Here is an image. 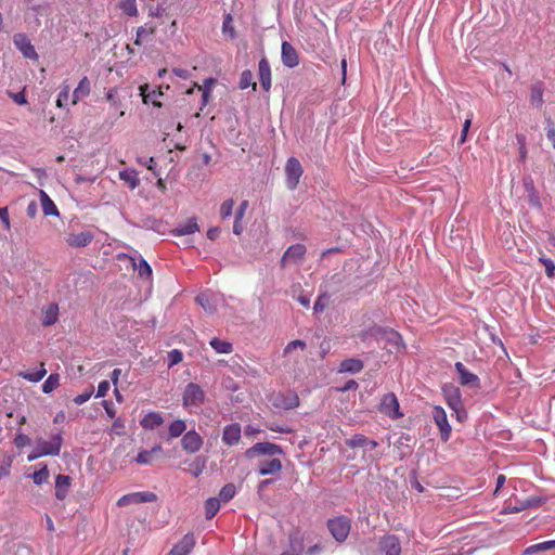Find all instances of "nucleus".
I'll return each mask as SVG.
<instances>
[{
	"label": "nucleus",
	"mask_w": 555,
	"mask_h": 555,
	"mask_svg": "<svg viewBox=\"0 0 555 555\" xmlns=\"http://www.w3.org/2000/svg\"><path fill=\"white\" fill-rule=\"evenodd\" d=\"M63 444V437L60 433L51 435L47 440L38 437L34 446L41 452L43 456H59Z\"/></svg>",
	"instance_id": "obj_1"
},
{
	"label": "nucleus",
	"mask_w": 555,
	"mask_h": 555,
	"mask_svg": "<svg viewBox=\"0 0 555 555\" xmlns=\"http://www.w3.org/2000/svg\"><path fill=\"white\" fill-rule=\"evenodd\" d=\"M304 168L296 157H289L285 164V183L288 190L297 189Z\"/></svg>",
	"instance_id": "obj_2"
},
{
	"label": "nucleus",
	"mask_w": 555,
	"mask_h": 555,
	"mask_svg": "<svg viewBox=\"0 0 555 555\" xmlns=\"http://www.w3.org/2000/svg\"><path fill=\"white\" fill-rule=\"evenodd\" d=\"M283 454L280 446L272 442H257L245 451V456L253 460L258 456H275Z\"/></svg>",
	"instance_id": "obj_3"
},
{
	"label": "nucleus",
	"mask_w": 555,
	"mask_h": 555,
	"mask_svg": "<svg viewBox=\"0 0 555 555\" xmlns=\"http://www.w3.org/2000/svg\"><path fill=\"white\" fill-rule=\"evenodd\" d=\"M196 302L209 314L218 311L224 302L223 296L212 291H205L197 295Z\"/></svg>",
	"instance_id": "obj_4"
},
{
	"label": "nucleus",
	"mask_w": 555,
	"mask_h": 555,
	"mask_svg": "<svg viewBox=\"0 0 555 555\" xmlns=\"http://www.w3.org/2000/svg\"><path fill=\"white\" fill-rule=\"evenodd\" d=\"M204 399L205 392L201 386L194 383L186 385L182 397L184 408L189 411H192L194 408H199Z\"/></svg>",
	"instance_id": "obj_5"
},
{
	"label": "nucleus",
	"mask_w": 555,
	"mask_h": 555,
	"mask_svg": "<svg viewBox=\"0 0 555 555\" xmlns=\"http://www.w3.org/2000/svg\"><path fill=\"white\" fill-rule=\"evenodd\" d=\"M327 527L337 542H344L348 538L351 528L350 520L345 516L330 519Z\"/></svg>",
	"instance_id": "obj_6"
},
{
	"label": "nucleus",
	"mask_w": 555,
	"mask_h": 555,
	"mask_svg": "<svg viewBox=\"0 0 555 555\" xmlns=\"http://www.w3.org/2000/svg\"><path fill=\"white\" fill-rule=\"evenodd\" d=\"M157 500V495L151 491L132 492L122 495L117 501V506L122 507L131 504H142L147 502H154Z\"/></svg>",
	"instance_id": "obj_7"
},
{
	"label": "nucleus",
	"mask_w": 555,
	"mask_h": 555,
	"mask_svg": "<svg viewBox=\"0 0 555 555\" xmlns=\"http://www.w3.org/2000/svg\"><path fill=\"white\" fill-rule=\"evenodd\" d=\"M13 42L24 57L33 61L39 60V55L36 52L35 47L31 44L29 38L25 34H15L13 37Z\"/></svg>",
	"instance_id": "obj_8"
},
{
	"label": "nucleus",
	"mask_w": 555,
	"mask_h": 555,
	"mask_svg": "<svg viewBox=\"0 0 555 555\" xmlns=\"http://www.w3.org/2000/svg\"><path fill=\"white\" fill-rule=\"evenodd\" d=\"M433 418L439 428L441 439L448 441L451 435V426L448 422L447 413L443 408L435 405L431 412Z\"/></svg>",
	"instance_id": "obj_9"
},
{
	"label": "nucleus",
	"mask_w": 555,
	"mask_h": 555,
	"mask_svg": "<svg viewBox=\"0 0 555 555\" xmlns=\"http://www.w3.org/2000/svg\"><path fill=\"white\" fill-rule=\"evenodd\" d=\"M299 404V398L296 392L287 391L280 392L273 396L272 405L281 410H292Z\"/></svg>",
	"instance_id": "obj_10"
},
{
	"label": "nucleus",
	"mask_w": 555,
	"mask_h": 555,
	"mask_svg": "<svg viewBox=\"0 0 555 555\" xmlns=\"http://www.w3.org/2000/svg\"><path fill=\"white\" fill-rule=\"evenodd\" d=\"M380 411L393 420L402 416L398 399L392 392L386 393L382 398Z\"/></svg>",
	"instance_id": "obj_11"
},
{
	"label": "nucleus",
	"mask_w": 555,
	"mask_h": 555,
	"mask_svg": "<svg viewBox=\"0 0 555 555\" xmlns=\"http://www.w3.org/2000/svg\"><path fill=\"white\" fill-rule=\"evenodd\" d=\"M442 392L448 406L455 413H459V410L462 409V398L460 389L452 384H446L442 387Z\"/></svg>",
	"instance_id": "obj_12"
},
{
	"label": "nucleus",
	"mask_w": 555,
	"mask_h": 555,
	"mask_svg": "<svg viewBox=\"0 0 555 555\" xmlns=\"http://www.w3.org/2000/svg\"><path fill=\"white\" fill-rule=\"evenodd\" d=\"M375 332L377 334H380L379 343H385V347H387V345L390 346V352H392V350H398L400 348L402 339L398 332L386 327H382V330H375Z\"/></svg>",
	"instance_id": "obj_13"
},
{
	"label": "nucleus",
	"mask_w": 555,
	"mask_h": 555,
	"mask_svg": "<svg viewBox=\"0 0 555 555\" xmlns=\"http://www.w3.org/2000/svg\"><path fill=\"white\" fill-rule=\"evenodd\" d=\"M181 444L184 451L195 453L202 448L203 438L195 430H189L183 435Z\"/></svg>",
	"instance_id": "obj_14"
},
{
	"label": "nucleus",
	"mask_w": 555,
	"mask_h": 555,
	"mask_svg": "<svg viewBox=\"0 0 555 555\" xmlns=\"http://www.w3.org/2000/svg\"><path fill=\"white\" fill-rule=\"evenodd\" d=\"M454 366L459 374V380L463 386H468L472 388H477L479 386L478 376L467 371L462 362H456Z\"/></svg>",
	"instance_id": "obj_15"
},
{
	"label": "nucleus",
	"mask_w": 555,
	"mask_h": 555,
	"mask_svg": "<svg viewBox=\"0 0 555 555\" xmlns=\"http://www.w3.org/2000/svg\"><path fill=\"white\" fill-rule=\"evenodd\" d=\"M242 429L240 424L232 423L227 425L222 431V441L227 446H235L240 442Z\"/></svg>",
	"instance_id": "obj_16"
},
{
	"label": "nucleus",
	"mask_w": 555,
	"mask_h": 555,
	"mask_svg": "<svg viewBox=\"0 0 555 555\" xmlns=\"http://www.w3.org/2000/svg\"><path fill=\"white\" fill-rule=\"evenodd\" d=\"M282 469L280 459L272 456L270 460H261L258 463V473L261 476L275 475Z\"/></svg>",
	"instance_id": "obj_17"
},
{
	"label": "nucleus",
	"mask_w": 555,
	"mask_h": 555,
	"mask_svg": "<svg viewBox=\"0 0 555 555\" xmlns=\"http://www.w3.org/2000/svg\"><path fill=\"white\" fill-rule=\"evenodd\" d=\"M282 62L289 68L296 67L299 64L296 49L287 41L282 43Z\"/></svg>",
	"instance_id": "obj_18"
},
{
	"label": "nucleus",
	"mask_w": 555,
	"mask_h": 555,
	"mask_svg": "<svg viewBox=\"0 0 555 555\" xmlns=\"http://www.w3.org/2000/svg\"><path fill=\"white\" fill-rule=\"evenodd\" d=\"M125 259L132 266L133 270L138 272L142 279H149L152 275V268L141 256L139 257H125Z\"/></svg>",
	"instance_id": "obj_19"
},
{
	"label": "nucleus",
	"mask_w": 555,
	"mask_h": 555,
	"mask_svg": "<svg viewBox=\"0 0 555 555\" xmlns=\"http://www.w3.org/2000/svg\"><path fill=\"white\" fill-rule=\"evenodd\" d=\"M306 253V245H289L282 258V264L296 263Z\"/></svg>",
	"instance_id": "obj_20"
},
{
	"label": "nucleus",
	"mask_w": 555,
	"mask_h": 555,
	"mask_svg": "<svg viewBox=\"0 0 555 555\" xmlns=\"http://www.w3.org/2000/svg\"><path fill=\"white\" fill-rule=\"evenodd\" d=\"M259 82L264 91L271 88V67L267 59H261L258 65Z\"/></svg>",
	"instance_id": "obj_21"
},
{
	"label": "nucleus",
	"mask_w": 555,
	"mask_h": 555,
	"mask_svg": "<svg viewBox=\"0 0 555 555\" xmlns=\"http://www.w3.org/2000/svg\"><path fill=\"white\" fill-rule=\"evenodd\" d=\"M140 95L142 96V100L145 104H153L156 107H160L162 103L157 100L160 95H163V92L160 89H153L150 90L149 85H142L140 86Z\"/></svg>",
	"instance_id": "obj_22"
},
{
	"label": "nucleus",
	"mask_w": 555,
	"mask_h": 555,
	"mask_svg": "<svg viewBox=\"0 0 555 555\" xmlns=\"http://www.w3.org/2000/svg\"><path fill=\"white\" fill-rule=\"evenodd\" d=\"M42 319L41 324L43 326H51L59 320V306L55 302H51L44 306L41 310Z\"/></svg>",
	"instance_id": "obj_23"
},
{
	"label": "nucleus",
	"mask_w": 555,
	"mask_h": 555,
	"mask_svg": "<svg viewBox=\"0 0 555 555\" xmlns=\"http://www.w3.org/2000/svg\"><path fill=\"white\" fill-rule=\"evenodd\" d=\"M91 91V83L88 77H83L80 79L78 86L75 88L72 95V104L76 105L78 101L89 96Z\"/></svg>",
	"instance_id": "obj_24"
},
{
	"label": "nucleus",
	"mask_w": 555,
	"mask_h": 555,
	"mask_svg": "<svg viewBox=\"0 0 555 555\" xmlns=\"http://www.w3.org/2000/svg\"><path fill=\"white\" fill-rule=\"evenodd\" d=\"M380 546L386 555H400L401 553L400 541L395 535L384 537Z\"/></svg>",
	"instance_id": "obj_25"
},
{
	"label": "nucleus",
	"mask_w": 555,
	"mask_h": 555,
	"mask_svg": "<svg viewBox=\"0 0 555 555\" xmlns=\"http://www.w3.org/2000/svg\"><path fill=\"white\" fill-rule=\"evenodd\" d=\"M199 231V227L197 224L196 218L192 217L185 221L183 224H179L175 229L171 230V233L175 236H182L188 234H193Z\"/></svg>",
	"instance_id": "obj_26"
},
{
	"label": "nucleus",
	"mask_w": 555,
	"mask_h": 555,
	"mask_svg": "<svg viewBox=\"0 0 555 555\" xmlns=\"http://www.w3.org/2000/svg\"><path fill=\"white\" fill-rule=\"evenodd\" d=\"M70 487V477L67 475H57L55 479V496L57 500H64Z\"/></svg>",
	"instance_id": "obj_27"
},
{
	"label": "nucleus",
	"mask_w": 555,
	"mask_h": 555,
	"mask_svg": "<svg viewBox=\"0 0 555 555\" xmlns=\"http://www.w3.org/2000/svg\"><path fill=\"white\" fill-rule=\"evenodd\" d=\"M195 545V539L193 534H185L183 539L173 546L171 550L176 555L189 554Z\"/></svg>",
	"instance_id": "obj_28"
},
{
	"label": "nucleus",
	"mask_w": 555,
	"mask_h": 555,
	"mask_svg": "<svg viewBox=\"0 0 555 555\" xmlns=\"http://www.w3.org/2000/svg\"><path fill=\"white\" fill-rule=\"evenodd\" d=\"M544 85L541 81L534 82L530 88V103L535 107H542L544 100Z\"/></svg>",
	"instance_id": "obj_29"
},
{
	"label": "nucleus",
	"mask_w": 555,
	"mask_h": 555,
	"mask_svg": "<svg viewBox=\"0 0 555 555\" xmlns=\"http://www.w3.org/2000/svg\"><path fill=\"white\" fill-rule=\"evenodd\" d=\"M42 211L46 216H59V209L50 196L42 190L39 192Z\"/></svg>",
	"instance_id": "obj_30"
},
{
	"label": "nucleus",
	"mask_w": 555,
	"mask_h": 555,
	"mask_svg": "<svg viewBox=\"0 0 555 555\" xmlns=\"http://www.w3.org/2000/svg\"><path fill=\"white\" fill-rule=\"evenodd\" d=\"M363 369V362L359 359H346L339 365L340 373H359Z\"/></svg>",
	"instance_id": "obj_31"
},
{
	"label": "nucleus",
	"mask_w": 555,
	"mask_h": 555,
	"mask_svg": "<svg viewBox=\"0 0 555 555\" xmlns=\"http://www.w3.org/2000/svg\"><path fill=\"white\" fill-rule=\"evenodd\" d=\"M163 424V417L159 413L150 412L141 420V425L145 429H154Z\"/></svg>",
	"instance_id": "obj_32"
},
{
	"label": "nucleus",
	"mask_w": 555,
	"mask_h": 555,
	"mask_svg": "<svg viewBox=\"0 0 555 555\" xmlns=\"http://www.w3.org/2000/svg\"><path fill=\"white\" fill-rule=\"evenodd\" d=\"M207 464V457L204 455L196 456L190 464H189V472L192 476L198 477L203 474V472L206 468Z\"/></svg>",
	"instance_id": "obj_33"
},
{
	"label": "nucleus",
	"mask_w": 555,
	"mask_h": 555,
	"mask_svg": "<svg viewBox=\"0 0 555 555\" xmlns=\"http://www.w3.org/2000/svg\"><path fill=\"white\" fill-rule=\"evenodd\" d=\"M248 208V202L243 201L235 211V220L233 224V232L240 235L243 232L242 219Z\"/></svg>",
	"instance_id": "obj_34"
},
{
	"label": "nucleus",
	"mask_w": 555,
	"mask_h": 555,
	"mask_svg": "<svg viewBox=\"0 0 555 555\" xmlns=\"http://www.w3.org/2000/svg\"><path fill=\"white\" fill-rule=\"evenodd\" d=\"M209 345L220 354H229L233 351V345L230 341L221 340L217 337L211 338Z\"/></svg>",
	"instance_id": "obj_35"
},
{
	"label": "nucleus",
	"mask_w": 555,
	"mask_h": 555,
	"mask_svg": "<svg viewBox=\"0 0 555 555\" xmlns=\"http://www.w3.org/2000/svg\"><path fill=\"white\" fill-rule=\"evenodd\" d=\"M47 374V370L44 367V364L41 363L40 366L34 371V372H20L18 376L30 382V383H38L40 382Z\"/></svg>",
	"instance_id": "obj_36"
},
{
	"label": "nucleus",
	"mask_w": 555,
	"mask_h": 555,
	"mask_svg": "<svg viewBox=\"0 0 555 555\" xmlns=\"http://www.w3.org/2000/svg\"><path fill=\"white\" fill-rule=\"evenodd\" d=\"M119 179L127 183L131 190H134L140 184V179L135 170L119 171Z\"/></svg>",
	"instance_id": "obj_37"
},
{
	"label": "nucleus",
	"mask_w": 555,
	"mask_h": 555,
	"mask_svg": "<svg viewBox=\"0 0 555 555\" xmlns=\"http://www.w3.org/2000/svg\"><path fill=\"white\" fill-rule=\"evenodd\" d=\"M160 451V446H155L151 450H143L137 455L135 462L141 465L150 464L152 462L153 455L159 453Z\"/></svg>",
	"instance_id": "obj_38"
},
{
	"label": "nucleus",
	"mask_w": 555,
	"mask_h": 555,
	"mask_svg": "<svg viewBox=\"0 0 555 555\" xmlns=\"http://www.w3.org/2000/svg\"><path fill=\"white\" fill-rule=\"evenodd\" d=\"M555 548V540L545 541L530 545L524 550V555H532L538 552Z\"/></svg>",
	"instance_id": "obj_39"
},
{
	"label": "nucleus",
	"mask_w": 555,
	"mask_h": 555,
	"mask_svg": "<svg viewBox=\"0 0 555 555\" xmlns=\"http://www.w3.org/2000/svg\"><path fill=\"white\" fill-rule=\"evenodd\" d=\"M155 33H156V25H151V26L145 25V26L138 27L134 44L141 46L143 39H145L146 37L153 36Z\"/></svg>",
	"instance_id": "obj_40"
},
{
	"label": "nucleus",
	"mask_w": 555,
	"mask_h": 555,
	"mask_svg": "<svg viewBox=\"0 0 555 555\" xmlns=\"http://www.w3.org/2000/svg\"><path fill=\"white\" fill-rule=\"evenodd\" d=\"M375 330H382V326H378V325H373L366 330H363L362 332L359 333V338L363 341V343H367L370 340H375L377 343H379V335L380 334H377L375 332Z\"/></svg>",
	"instance_id": "obj_41"
},
{
	"label": "nucleus",
	"mask_w": 555,
	"mask_h": 555,
	"mask_svg": "<svg viewBox=\"0 0 555 555\" xmlns=\"http://www.w3.org/2000/svg\"><path fill=\"white\" fill-rule=\"evenodd\" d=\"M186 429V424L182 420H176L169 425V438H178L180 437Z\"/></svg>",
	"instance_id": "obj_42"
},
{
	"label": "nucleus",
	"mask_w": 555,
	"mask_h": 555,
	"mask_svg": "<svg viewBox=\"0 0 555 555\" xmlns=\"http://www.w3.org/2000/svg\"><path fill=\"white\" fill-rule=\"evenodd\" d=\"M220 509V501L218 498H209L205 503V515L207 519H211Z\"/></svg>",
	"instance_id": "obj_43"
},
{
	"label": "nucleus",
	"mask_w": 555,
	"mask_h": 555,
	"mask_svg": "<svg viewBox=\"0 0 555 555\" xmlns=\"http://www.w3.org/2000/svg\"><path fill=\"white\" fill-rule=\"evenodd\" d=\"M60 375L54 373L50 374L49 377L42 384V391L44 393H51L60 386Z\"/></svg>",
	"instance_id": "obj_44"
},
{
	"label": "nucleus",
	"mask_w": 555,
	"mask_h": 555,
	"mask_svg": "<svg viewBox=\"0 0 555 555\" xmlns=\"http://www.w3.org/2000/svg\"><path fill=\"white\" fill-rule=\"evenodd\" d=\"M222 34L228 36L230 39H234L236 37L233 18L230 13H228L223 18Z\"/></svg>",
	"instance_id": "obj_45"
},
{
	"label": "nucleus",
	"mask_w": 555,
	"mask_h": 555,
	"mask_svg": "<svg viewBox=\"0 0 555 555\" xmlns=\"http://www.w3.org/2000/svg\"><path fill=\"white\" fill-rule=\"evenodd\" d=\"M119 9L128 16H137L138 8L135 0H121L119 3Z\"/></svg>",
	"instance_id": "obj_46"
},
{
	"label": "nucleus",
	"mask_w": 555,
	"mask_h": 555,
	"mask_svg": "<svg viewBox=\"0 0 555 555\" xmlns=\"http://www.w3.org/2000/svg\"><path fill=\"white\" fill-rule=\"evenodd\" d=\"M49 477H50V473H49L47 465H43L39 470L35 472L31 475V479H33L34 483H36L38 486L46 483L48 481Z\"/></svg>",
	"instance_id": "obj_47"
},
{
	"label": "nucleus",
	"mask_w": 555,
	"mask_h": 555,
	"mask_svg": "<svg viewBox=\"0 0 555 555\" xmlns=\"http://www.w3.org/2000/svg\"><path fill=\"white\" fill-rule=\"evenodd\" d=\"M235 493H236L235 486L233 483H227L225 486H223L221 488L218 499H219V501L228 502L234 498Z\"/></svg>",
	"instance_id": "obj_48"
},
{
	"label": "nucleus",
	"mask_w": 555,
	"mask_h": 555,
	"mask_svg": "<svg viewBox=\"0 0 555 555\" xmlns=\"http://www.w3.org/2000/svg\"><path fill=\"white\" fill-rule=\"evenodd\" d=\"M234 201L232 198L225 199L221 203L219 215L221 219H227L233 214Z\"/></svg>",
	"instance_id": "obj_49"
},
{
	"label": "nucleus",
	"mask_w": 555,
	"mask_h": 555,
	"mask_svg": "<svg viewBox=\"0 0 555 555\" xmlns=\"http://www.w3.org/2000/svg\"><path fill=\"white\" fill-rule=\"evenodd\" d=\"M69 91H70V87L68 83L64 82L62 85V89L57 95V99H56V106L57 107H64L65 104L67 103L68 99H69Z\"/></svg>",
	"instance_id": "obj_50"
},
{
	"label": "nucleus",
	"mask_w": 555,
	"mask_h": 555,
	"mask_svg": "<svg viewBox=\"0 0 555 555\" xmlns=\"http://www.w3.org/2000/svg\"><path fill=\"white\" fill-rule=\"evenodd\" d=\"M302 552V544L294 537L289 538V550L283 552L281 555H300Z\"/></svg>",
	"instance_id": "obj_51"
},
{
	"label": "nucleus",
	"mask_w": 555,
	"mask_h": 555,
	"mask_svg": "<svg viewBox=\"0 0 555 555\" xmlns=\"http://www.w3.org/2000/svg\"><path fill=\"white\" fill-rule=\"evenodd\" d=\"M525 188L526 190L529 192V202L531 205L533 206H537V207H540V202H539V198H538V194H537V191L533 186V182L530 180L529 182L526 181L525 182Z\"/></svg>",
	"instance_id": "obj_52"
},
{
	"label": "nucleus",
	"mask_w": 555,
	"mask_h": 555,
	"mask_svg": "<svg viewBox=\"0 0 555 555\" xmlns=\"http://www.w3.org/2000/svg\"><path fill=\"white\" fill-rule=\"evenodd\" d=\"M250 86L256 89V82H253V74L250 70H244L241 75L240 87L241 89H246Z\"/></svg>",
	"instance_id": "obj_53"
},
{
	"label": "nucleus",
	"mask_w": 555,
	"mask_h": 555,
	"mask_svg": "<svg viewBox=\"0 0 555 555\" xmlns=\"http://www.w3.org/2000/svg\"><path fill=\"white\" fill-rule=\"evenodd\" d=\"M147 14L150 17L156 18L168 16V14L166 13V8L163 4L149 5Z\"/></svg>",
	"instance_id": "obj_54"
},
{
	"label": "nucleus",
	"mask_w": 555,
	"mask_h": 555,
	"mask_svg": "<svg viewBox=\"0 0 555 555\" xmlns=\"http://www.w3.org/2000/svg\"><path fill=\"white\" fill-rule=\"evenodd\" d=\"M306 348V343L300 339L292 340L288 343L284 349V354H291L293 351L300 349L304 350Z\"/></svg>",
	"instance_id": "obj_55"
},
{
	"label": "nucleus",
	"mask_w": 555,
	"mask_h": 555,
	"mask_svg": "<svg viewBox=\"0 0 555 555\" xmlns=\"http://www.w3.org/2000/svg\"><path fill=\"white\" fill-rule=\"evenodd\" d=\"M14 444L16 448L22 449L24 447L30 446L31 439L23 433H17L14 438Z\"/></svg>",
	"instance_id": "obj_56"
},
{
	"label": "nucleus",
	"mask_w": 555,
	"mask_h": 555,
	"mask_svg": "<svg viewBox=\"0 0 555 555\" xmlns=\"http://www.w3.org/2000/svg\"><path fill=\"white\" fill-rule=\"evenodd\" d=\"M366 437L363 435H354L352 438L347 440V446L350 448H363L366 442Z\"/></svg>",
	"instance_id": "obj_57"
},
{
	"label": "nucleus",
	"mask_w": 555,
	"mask_h": 555,
	"mask_svg": "<svg viewBox=\"0 0 555 555\" xmlns=\"http://www.w3.org/2000/svg\"><path fill=\"white\" fill-rule=\"evenodd\" d=\"M328 301V297L326 295H321L318 297L317 301L314 302L313 310L315 313H321L326 308Z\"/></svg>",
	"instance_id": "obj_58"
},
{
	"label": "nucleus",
	"mask_w": 555,
	"mask_h": 555,
	"mask_svg": "<svg viewBox=\"0 0 555 555\" xmlns=\"http://www.w3.org/2000/svg\"><path fill=\"white\" fill-rule=\"evenodd\" d=\"M8 95L18 105H25L27 104V99H26V95H25V91H21V92H12V91H8Z\"/></svg>",
	"instance_id": "obj_59"
},
{
	"label": "nucleus",
	"mask_w": 555,
	"mask_h": 555,
	"mask_svg": "<svg viewBox=\"0 0 555 555\" xmlns=\"http://www.w3.org/2000/svg\"><path fill=\"white\" fill-rule=\"evenodd\" d=\"M92 393H93V389L91 387L90 389L85 390L83 392H81L78 396H76L74 398V402L77 405H81V404H83L85 402H87L91 398Z\"/></svg>",
	"instance_id": "obj_60"
},
{
	"label": "nucleus",
	"mask_w": 555,
	"mask_h": 555,
	"mask_svg": "<svg viewBox=\"0 0 555 555\" xmlns=\"http://www.w3.org/2000/svg\"><path fill=\"white\" fill-rule=\"evenodd\" d=\"M540 261L544 264L545 267V273L548 278H552L554 276V273H555V264L554 262L551 260V259H546V258H540Z\"/></svg>",
	"instance_id": "obj_61"
},
{
	"label": "nucleus",
	"mask_w": 555,
	"mask_h": 555,
	"mask_svg": "<svg viewBox=\"0 0 555 555\" xmlns=\"http://www.w3.org/2000/svg\"><path fill=\"white\" fill-rule=\"evenodd\" d=\"M109 383L107 380H102L99 386H98V391H96V395L95 397L96 398H104L108 390H109Z\"/></svg>",
	"instance_id": "obj_62"
},
{
	"label": "nucleus",
	"mask_w": 555,
	"mask_h": 555,
	"mask_svg": "<svg viewBox=\"0 0 555 555\" xmlns=\"http://www.w3.org/2000/svg\"><path fill=\"white\" fill-rule=\"evenodd\" d=\"M546 138L552 142V145L555 149V127L551 120L547 122Z\"/></svg>",
	"instance_id": "obj_63"
},
{
	"label": "nucleus",
	"mask_w": 555,
	"mask_h": 555,
	"mask_svg": "<svg viewBox=\"0 0 555 555\" xmlns=\"http://www.w3.org/2000/svg\"><path fill=\"white\" fill-rule=\"evenodd\" d=\"M125 424L120 418H117L112 426V431L116 435L124 434Z\"/></svg>",
	"instance_id": "obj_64"
}]
</instances>
